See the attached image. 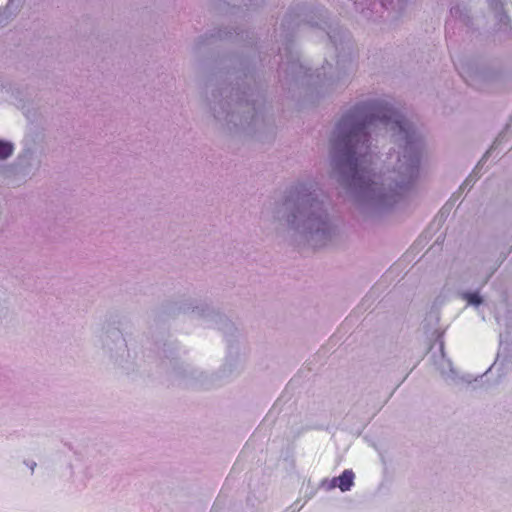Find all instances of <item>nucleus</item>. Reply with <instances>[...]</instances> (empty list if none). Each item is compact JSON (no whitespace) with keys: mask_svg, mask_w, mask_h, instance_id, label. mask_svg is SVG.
Wrapping results in <instances>:
<instances>
[{"mask_svg":"<svg viewBox=\"0 0 512 512\" xmlns=\"http://www.w3.org/2000/svg\"><path fill=\"white\" fill-rule=\"evenodd\" d=\"M14 150V146L11 142L0 140V160L9 158Z\"/></svg>","mask_w":512,"mask_h":512,"instance_id":"nucleus-17","label":"nucleus"},{"mask_svg":"<svg viewBox=\"0 0 512 512\" xmlns=\"http://www.w3.org/2000/svg\"><path fill=\"white\" fill-rule=\"evenodd\" d=\"M162 353L163 368L171 377L185 386L201 389L220 387L237 378L244 369L243 361L239 356H228L217 372L208 374L181 361L178 357V349L172 342L164 343Z\"/></svg>","mask_w":512,"mask_h":512,"instance_id":"nucleus-5","label":"nucleus"},{"mask_svg":"<svg viewBox=\"0 0 512 512\" xmlns=\"http://www.w3.org/2000/svg\"><path fill=\"white\" fill-rule=\"evenodd\" d=\"M180 314H190L194 318L202 320L207 327L218 329L223 333L228 343H231L240 334L239 329L226 315L208 303L190 297H180L164 301L151 312L150 318L157 324L158 322L175 318Z\"/></svg>","mask_w":512,"mask_h":512,"instance_id":"nucleus-6","label":"nucleus"},{"mask_svg":"<svg viewBox=\"0 0 512 512\" xmlns=\"http://www.w3.org/2000/svg\"><path fill=\"white\" fill-rule=\"evenodd\" d=\"M422 139L415 124L384 99L351 106L330 137L331 176L365 218L390 212L419 175Z\"/></svg>","mask_w":512,"mask_h":512,"instance_id":"nucleus-1","label":"nucleus"},{"mask_svg":"<svg viewBox=\"0 0 512 512\" xmlns=\"http://www.w3.org/2000/svg\"><path fill=\"white\" fill-rule=\"evenodd\" d=\"M210 512H225V509H224V506L220 503V501H219V500H217V501L213 504V506H212V508H211Z\"/></svg>","mask_w":512,"mask_h":512,"instance_id":"nucleus-21","label":"nucleus"},{"mask_svg":"<svg viewBox=\"0 0 512 512\" xmlns=\"http://www.w3.org/2000/svg\"><path fill=\"white\" fill-rule=\"evenodd\" d=\"M102 349L116 364L129 356L126 340L118 328H108L101 336Z\"/></svg>","mask_w":512,"mask_h":512,"instance_id":"nucleus-7","label":"nucleus"},{"mask_svg":"<svg viewBox=\"0 0 512 512\" xmlns=\"http://www.w3.org/2000/svg\"><path fill=\"white\" fill-rule=\"evenodd\" d=\"M498 267H499V265L493 267L490 270V272L483 279V281L480 285V288L478 290H476V291H458L457 292L458 297L460 299L466 301L467 305H469V306L477 308L480 305H482L484 302V299L480 295L479 290L488 283L489 279L495 273V271L497 270Z\"/></svg>","mask_w":512,"mask_h":512,"instance_id":"nucleus-11","label":"nucleus"},{"mask_svg":"<svg viewBox=\"0 0 512 512\" xmlns=\"http://www.w3.org/2000/svg\"><path fill=\"white\" fill-rule=\"evenodd\" d=\"M439 341V348L441 353V359L437 363L438 370L440 371L442 377L445 378V380L450 381L451 383H459L460 381L468 382L470 383V380L466 378L465 376L460 377L456 370L453 367L452 361L448 358H446V354L444 351V342L441 339V335L438 336Z\"/></svg>","mask_w":512,"mask_h":512,"instance_id":"nucleus-8","label":"nucleus"},{"mask_svg":"<svg viewBox=\"0 0 512 512\" xmlns=\"http://www.w3.org/2000/svg\"><path fill=\"white\" fill-rule=\"evenodd\" d=\"M354 478L355 474L352 470H344L338 477H336V480H338V488L342 492L349 491L354 485Z\"/></svg>","mask_w":512,"mask_h":512,"instance_id":"nucleus-14","label":"nucleus"},{"mask_svg":"<svg viewBox=\"0 0 512 512\" xmlns=\"http://www.w3.org/2000/svg\"><path fill=\"white\" fill-rule=\"evenodd\" d=\"M408 0H382V5L388 10L402 11Z\"/></svg>","mask_w":512,"mask_h":512,"instance_id":"nucleus-16","label":"nucleus"},{"mask_svg":"<svg viewBox=\"0 0 512 512\" xmlns=\"http://www.w3.org/2000/svg\"><path fill=\"white\" fill-rule=\"evenodd\" d=\"M477 177L473 178V174H469L468 177L464 180L462 185L459 187L458 191L453 194L454 197H458L460 193H462L465 189H471L473 185L476 183Z\"/></svg>","mask_w":512,"mask_h":512,"instance_id":"nucleus-18","label":"nucleus"},{"mask_svg":"<svg viewBox=\"0 0 512 512\" xmlns=\"http://www.w3.org/2000/svg\"><path fill=\"white\" fill-rule=\"evenodd\" d=\"M500 338V344H502V335H499Z\"/></svg>","mask_w":512,"mask_h":512,"instance_id":"nucleus-24","label":"nucleus"},{"mask_svg":"<svg viewBox=\"0 0 512 512\" xmlns=\"http://www.w3.org/2000/svg\"><path fill=\"white\" fill-rule=\"evenodd\" d=\"M505 134L500 133L497 138L494 140L490 148L484 153L481 159L478 161L477 165L474 167L470 174H473V178L477 177V180L481 177V169L492 154V152L497 149V147L504 141Z\"/></svg>","mask_w":512,"mask_h":512,"instance_id":"nucleus-13","label":"nucleus"},{"mask_svg":"<svg viewBox=\"0 0 512 512\" xmlns=\"http://www.w3.org/2000/svg\"><path fill=\"white\" fill-rule=\"evenodd\" d=\"M335 487H338V480H336V477H334V478L331 480V482H330V484H329V489H333V488H335Z\"/></svg>","mask_w":512,"mask_h":512,"instance_id":"nucleus-23","label":"nucleus"},{"mask_svg":"<svg viewBox=\"0 0 512 512\" xmlns=\"http://www.w3.org/2000/svg\"><path fill=\"white\" fill-rule=\"evenodd\" d=\"M274 32L283 89L332 88L355 71L350 32L330 22L328 10L321 5L304 0L293 3Z\"/></svg>","mask_w":512,"mask_h":512,"instance_id":"nucleus-2","label":"nucleus"},{"mask_svg":"<svg viewBox=\"0 0 512 512\" xmlns=\"http://www.w3.org/2000/svg\"><path fill=\"white\" fill-rule=\"evenodd\" d=\"M460 74L468 85L473 86L476 89H482V82L490 81L495 76L485 69L470 66L466 71L460 72Z\"/></svg>","mask_w":512,"mask_h":512,"instance_id":"nucleus-10","label":"nucleus"},{"mask_svg":"<svg viewBox=\"0 0 512 512\" xmlns=\"http://www.w3.org/2000/svg\"><path fill=\"white\" fill-rule=\"evenodd\" d=\"M243 42L246 53L232 54L220 61L214 74L215 83L207 97L209 113L223 130L235 135H248L261 142L274 138L276 126L265 108L264 88L257 78L256 52L253 33L234 28L218 29L199 36L192 52L200 56L217 41Z\"/></svg>","mask_w":512,"mask_h":512,"instance_id":"nucleus-3","label":"nucleus"},{"mask_svg":"<svg viewBox=\"0 0 512 512\" xmlns=\"http://www.w3.org/2000/svg\"><path fill=\"white\" fill-rule=\"evenodd\" d=\"M18 161L20 166L25 170L39 167L41 161L34 140L29 139V137L24 139V148L18 156Z\"/></svg>","mask_w":512,"mask_h":512,"instance_id":"nucleus-9","label":"nucleus"},{"mask_svg":"<svg viewBox=\"0 0 512 512\" xmlns=\"http://www.w3.org/2000/svg\"><path fill=\"white\" fill-rule=\"evenodd\" d=\"M451 15L468 25L470 22V16L465 5H454L450 8Z\"/></svg>","mask_w":512,"mask_h":512,"instance_id":"nucleus-15","label":"nucleus"},{"mask_svg":"<svg viewBox=\"0 0 512 512\" xmlns=\"http://www.w3.org/2000/svg\"><path fill=\"white\" fill-rule=\"evenodd\" d=\"M24 464L29 467V469L31 470L32 473H33L35 467L37 466V463L35 461H26L25 460Z\"/></svg>","mask_w":512,"mask_h":512,"instance_id":"nucleus-22","label":"nucleus"},{"mask_svg":"<svg viewBox=\"0 0 512 512\" xmlns=\"http://www.w3.org/2000/svg\"><path fill=\"white\" fill-rule=\"evenodd\" d=\"M14 16L15 15H10V11H7L6 7L4 9H0V27L5 26Z\"/></svg>","mask_w":512,"mask_h":512,"instance_id":"nucleus-20","label":"nucleus"},{"mask_svg":"<svg viewBox=\"0 0 512 512\" xmlns=\"http://www.w3.org/2000/svg\"><path fill=\"white\" fill-rule=\"evenodd\" d=\"M508 0H488L490 8L495 12V17L503 31L512 29V21L508 14L505 12V5Z\"/></svg>","mask_w":512,"mask_h":512,"instance_id":"nucleus-12","label":"nucleus"},{"mask_svg":"<svg viewBox=\"0 0 512 512\" xmlns=\"http://www.w3.org/2000/svg\"><path fill=\"white\" fill-rule=\"evenodd\" d=\"M273 221L312 247L331 243L338 227L328 212L324 193L316 182L299 181L288 187L272 210Z\"/></svg>","mask_w":512,"mask_h":512,"instance_id":"nucleus-4","label":"nucleus"},{"mask_svg":"<svg viewBox=\"0 0 512 512\" xmlns=\"http://www.w3.org/2000/svg\"><path fill=\"white\" fill-rule=\"evenodd\" d=\"M25 0H8L6 10L10 11V15H16L22 7Z\"/></svg>","mask_w":512,"mask_h":512,"instance_id":"nucleus-19","label":"nucleus"}]
</instances>
